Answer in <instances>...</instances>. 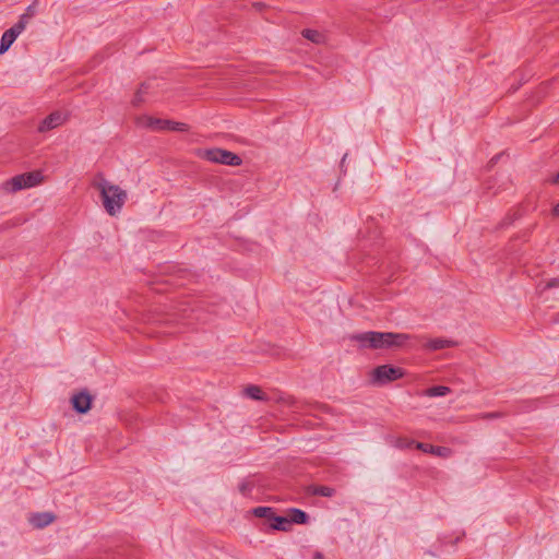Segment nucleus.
Segmentation results:
<instances>
[{
	"instance_id": "f257e3e1",
	"label": "nucleus",
	"mask_w": 559,
	"mask_h": 559,
	"mask_svg": "<svg viewBox=\"0 0 559 559\" xmlns=\"http://www.w3.org/2000/svg\"><path fill=\"white\" fill-rule=\"evenodd\" d=\"M412 338L414 336L406 333L377 331H367L350 336V340L358 343L360 348L368 349H399L407 346Z\"/></svg>"
},
{
	"instance_id": "f03ea898",
	"label": "nucleus",
	"mask_w": 559,
	"mask_h": 559,
	"mask_svg": "<svg viewBox=\"0 0 559 559\" xmlns=\"http://www.w3.org/2000/svg\"><path fill=\"white\" fill-rule=\"evenodd\" d=\"M103 206L110 216L118 214L127 201V192L117 185L104 181L98 185Z\"/></svg>"
},
{
	"instance_id": "7ed1b4c3",
	"label": "nucleus",
	"mask_w": 559,
	"mask_h": 559,
	"mask_svg": "<svg viewBox=\"0 0 559 559\" xmlns=\"http://www.w3.org/2000/svg\"><path fill=\"white\" fill-rule=\"evenodd\" d=\"M201 157L211 163L227 166H240L242 164V158L238 154L219 147L205 150Z\"/></svg>"
},
{
	"instance_id": "20e7f679",
	"label": "nucleus",
	"mask_w": 559,
	"mask_h": 559,
	"mask_svg": "<svg viewBox=\"0 0 559 559\" xmlns=\"http://www.w3.org/2000/svg\"><path fill=\"white\" fill-rule=\"evenodd\" d=\"M371 381L378 385H385L405 376V370L394 365H381L372 370Z\"/></svg>"
},
{
	"instance_id": "39448f33",
	"label": "nucleus",
	"mask_w": 559,
	"mask_h": 559,
	"mask_svg": "<svg viewBox=\"0 0 559 559\" xmlns=\"http://www.w3.org/2000/svg\"><path fill=\"white\" fill-rule=\"evenodd\" d=\"M144 127L154 131H176V132H188L190 127L185 122H178L169 119L154 118L150 116H143L141 118Z\"/></svg>"
},
{
	"instance_id": "423d86ee",
	"label": "nucleus",
	"mask_w": 559,
	"mask_h": 559,
	"mask_svg": "<svg viewBox=\"0 0 559 559\" xmlns=\"http://www.w3.org/2000/svg\"><path fill=\"white\" fill-rule=\"evenodd\" d=\"M72 409L80 415L87 414L94 403V395H92L88 390L83 389L76 393H74L70 399Z\"/></svg>"
},
{
	"instance_id": "0eeeda50",
	"label": "nucleus",
	"mask_w": 559,
	"mask_h": 559,
	"mask_svg": "<svg viewBox=\"0 0 559 559\" xmlns=\"http://www.w3.org/2000/svg\"><path fill=\"white\" fill-rule=\"evenodd\" d=\"M254 518L263 520L257 527L262 532L272 531L271 525L275 522L277 513L272 507H255L248 511Z\"/></svg>"
},
{
	"instance_id": "6e6552de",
	"label": "nucleus",
	"mask_w": 559,
	"mask_h": 559,
	"mask_svg": "<svg viewBox=\"0 0 559 559\" xmlns=\"http://www.w3.org/2000/svg\"><path fill=\"white\" fill-rule=\"evenodd\" d=\"M23 21H17L12 27L7 29L0 40V55H3L9 50L12 44L15 41L17 36L24 31Z\"/></svg>"
},
{
	"instance_id": "1a4fd4ad",
	"label": "nucleus",
	"mask_w": 559,
	"mask_h": 559,
	"mask_svg": "<svg viewBox=\"0 0 559 559\" xmlns=\"http://www.w3.org/2000/svg\"><path fill=\"white\" fill-rule=\"evenodd\" d=\"M67 120V117L64 115H62V112L56 110V111H52L51 114H49L47 117H45L39 126H38V131L44 133V132H48L61 124H63Z\"/></svg>"
},
{
	"instance_id": "9d476101",
	"label": "nucleus",
	"mask_w": 559,
	"mask_h": 559,
	"mask_svg": "<svg viewBox=\"0 0 559 559\" xmlns=\"http://www.w3.org/2000/svg\"><path fill=\"white\" fill-rule=\"evenodd\" d=\"M55 520L56 515L52 512H37L31 516L29 522L35 528H44Z\"/></svg>"
},
{
	"instance_id": "9b49d317",
	"label": "nucleus",
	"mask_w": 559,
	"mask_h": 559,
	"mask_svg": "<svg viewBox=\"0 0 559 559\" xmlns=\"http://www.w3.org/2000/svg\"><path fill=\"white\" fill-rule=\"evenodd\" d=\"M287 516H288L290 525H293V524L306 525L310 522L309 514L306 511L298 509V508L288 509Z\"/></svg>"
},
{
	"instance_id": "f8f14e48",
	"label": "nucleus",
	"mask_w": 559,
	"mask_h": 559,
	"mask_svg": "<svg viewBox=\"0 0 559 559\" xmlns=\"http://www.w3.org/2000/svg\"><path fill=\"white\" fill-rule=\"evenodd\" d=\"M26 188H27V185L25 183L23 174L16 175L3 183V189L5 191L12 192V193L17 192L22 189H26Z\"/></svg>"
},
{
	"instance_id": "ddd939ff",
	"label": "nucleus",
	"mask_w": 559,
	"mask_h": 559,
	"mask_svg": "<svg viewBox=\"0 0 559 559\" xmlns=\"http://www.w3.org/2000/svg\"><path fill=\"white\" fill-rule=\"evenodd\" d=\"M416 449L419 451H423L425 453H430V454H435L438 456H445L450 452L449 448L438 447V445H433L430 443H424V442L416 443Z\"/></svg>"
},
{
	"instance_id": "4468645a",
	"label": "nucleus",
	"mask_w": 559,
	"mask_h": 559,
	"mask_svg": "<svg viewBox=\"0 0 559 559\" xmlns=\"http://www.w3.org/2000/svg\"><path fill=\"white\" fill-rule=\"evenodd\" d=\"M457 343L447 338H432L426 344V348L429 350H440L444 348H451L456 346Z\"/></svg>"
},
{
	"instance_id": "2eb2a0df",
	"label": "nucleus",
	"mask_w": 559,
	"mask_h": 559,
	"mask_svg": "<svg viewBox=\"0 0 559 559\" xmlns=\"http://www.w3.org/2000/svg\"><path fill=\"white\" fill-rule=\"evenodd\" d=\"M307 492L311 496L330 498L335 495V489L324 485H310L307 487Z\"/></svg>"
},
{
	"instance_id": "dca6fc26",
	"label": "nucleus",
	"mask_w": 559,
	"mask_h": 559,
	"mask_svg": "<svg viewBox=\"0 0 559 559\" xmlns=\"http://www.w3.org/2000/svg\"><path fill=\"white\" fill-rule=\"evenodd\" d=\"M245 395L254 401H267V395L262 391L259 385L249 384L243 390Z\"/></svg>"
},
{
	"instance_id": "f3484780",
	"label": "nucleus",
	"mask_w": 559,
	"mask_h": 559,
	"mask_svg": "<svg viewBox=\"0 0 559 559\" xmlns=\"http://www.w3.org/2000/svg\"><path fill=\"white\" fill-rule=\"evenodd\" d=\"M523 216V213L521 209L509 211L506 216L499 222L498 228H507L511 226L516 219L521 218Z\"/></svg>"
},
{
	"instance_id": "a211bd4d",
	"label": "nucleus",
	"mask_w": 559,
	"mask_h": 559,
	"mask_svg": "<svg viewBox=\"0 0 559 559\" xmlns=\"http://www.w3.org/2000/svg\"><path fill=\"white\" fill-rule=\"evenodd\" d=\"M272 531H281V532H290L292 525L289 523L287 515H278L276 516L275 522L271 525Z\"/></svg>"
},
{
	"instance_id": "6ab92c4d",
	"label": "nucleus",
	"mask_w": 559,
	"mask_h": 559,
	"mask_svg": "<svg viewBox=\"0 0 559 559\" xmlns=\"http://www.w3.org/2000/svg\"><path fill=\"white\" fill-rule=\"evenodd\" d=\"M23 176L27 188L35 187L43 180V175L38 170L24 173Z\"/></svg>"
},
{
	"instance_id": "aec40b11",
	"label": "nucleus",
	"mask_w": 559,
	"mask_h": 559,
	"mask_svg": "<svg viewBox=\"0 0 559 559\" xmlns=\"http://www.w3.org/2000/svg\"><path fill=\"white\" fill-rule=\"evenodd\" d=\"M416 443H419L418 441L414 439H409L407 437H399L394 440L393 445L397 449L405 450V449H416Z\"/></svg>"
},
{
	"instance_id": "412c9836",
	"label": "nucleus",
	"mask_w": 559,
	"mask_h": 559,
	"mask_svg": "<svg viewBox=\"0 0 559 559\" xmlns=\"http://www.w3.org/2000/svg\"><path fill=\"white\" fill-rule=\"evenodd\" d=\"M451 392V389L445 385H433L426 390V395L429 397L445 396Z\"/></svg>"
},
{
	"instance_id": "4be33fe9",
	"label": "nucleus",
	"mask_w": 559,
	"mask_h": 559,
	"mask_svg": "<svg viewBox=\"0 0 559 559\" xmlns=\"http://www.w3.org/2000/svg\"><path fill=\"white\" fill-rule=\"evenodd\" d=\"M301 34L306 39H308L312 43H316V44L321 43V40L323 38V35L319 31H316V29L306 28L301 32Z\"/></svg>"
},
{
	"instance_id": "5701e85b",
	"label": "nucleus",
	"mask_w": 559,
	"mask_h": 559,
	"mask_svg": "<svg viewBox=\"0 0 559 559\" xmlns=\"http://www.w3.org/2000/svg\"><path fill=\"white\" fill-rule=\"evenodd\" d=\"M38 3V0H34L32 4H29L25 12L20 16L19 21H23L24 28L26 27L29 19H32L35 15V5Z\"/></svg>"
},
{
	"instance_id": "b1692460",
	"label": "nucleus",
	"mask_w": 559,
	"mask_h": 559,
	"mask_svg": "<svg viewBox=\"0 0 559 559\" xmlns=\"http://www.w3.org/2000/svg\"><path fill=\"white\" fill-rule=\"evenodd\" d=\"M147 84L141 83L132 99V105L139 107L143 103V95L146 93Z\"/></svg>"
},
{
	"instance_id": "393cba45",
	"label": "nucleus",
	"mask_w": 559,
	"mask_h": 559,
	"mask_svg": "<svg viewBox=\"0 0 559 559\" xmlns=\"http://www.w3.org/2000/svg\"><path fill=\"white\" fill-rule=\"evenodd\" d=\"M254 487V484L248 480H243L239 484L238 489L242 496H249Z\"/></svg>"
},
{
	"instance_id": "a878e982",
	"label": "nucleus",
	"mask_w": 559,
	"mask_h": 559,
	"mask_svg": "<svg viewBox=\"0 0 559 559\" xmlns=\"http://www.w3.org/2000/svg\"><path fill=\"white\" fill-rule=\"evenodd\" d=\"M559 287V278H551L547 282L545 288Z\"/></svg>"
},
{
	"instance_id": "bb28decb",
	"label": "nucleus",
	"mask_w": 559,
	"mask_h": 559,
	"mask_svg": "<svg viewBox=\"0 0 559 559\" xmlns=\"http://www.w3.org/2000/svg\"><path fill=\"white\" fill-rule=\"evenodd\" d=\"M501 155H502V153L497 154L493 157H491V159L488 162V168L493 167L498 163V160L500 159Z\"/></svg>"
},
{
	"instance_id": "cd10ccee",
	"label": "nucleus",
	"mask_w": 559,
	"mask_h": 559,
	"mask_svg": "<svg viewBox=\"0 0 559 559\" xmlns=\"http://www.w3.org/2000/svg\"><path fill=\"white\" fill-rule=\"evenodd\" d=\"M186 275H187V271H185V270H178V271H177V275H176V276H177L178 278H183Z\"/></svg>"
},
{
	"instance_id": "c85d7f7f",
	"label": "nucleus",
	"mask_w": 559,
	"mask_h": 559,
	"mask_svg": "<svg viewBox=\"0 0 559 559\" xmlns=\"http://www.w3.org/2000/svg\"><path fill=\"white\" fill-rule=\"evenodd\" d=\"M554 185H559V173L550 180Z\"/></svg>"
},
{
	"instance_id": "c756f323",
	"label": "nucleus",
	"mask_w": 559,
	"mask_h": 559,
	"mask_svg": "<svg viewBox=\"0 0 559 559\" xmlns=\"http://www.w3.org/2000/svg\"><path fill=\"white\" fill-rule=\"evenodd\" d=\"M554 216H559V203L552 209Z\"/></svg>"
},
{
	"instance_id": "7c9ffc66",
	"label": "nucleus",
	"mask_w": 559,
	"mask_h": 559,
	"mask_svg": "<svg viewBox=\"0 0 559 559\" xmlns=\"http://www.w3.org/2000/svg\"><path fill=\"white\" fill-rule=\"evenodd\" d=\"M313 559H323V554L320 551H316L313 555Z\"/></svg>"
},
{
	"instance_id": "2f4dec72",
	"label": "nucleus",
	"mask_w": 559,
	"mask_h": 559,
	"mask_svg": "<svg viewBox=\"0 0 559 559\" xmlns=\"http://www.w3.org/2000/svg\"><path fill=\"white\" fill-rule=\"evenodd\" d=\"M462 536H457L453 542L452 545H456L461 540Z\"/></svg>"
},
{
	"instance_id": "473e14b6",
	"label": "nucleus",
	"mask_w": 559,
	"mask_h": 559,
	"mask_svg": "<svg viewBox=\"0 0 559 559\" xmlns=\"http://www.w3.org/2000/svg\"><path fill=\"white\" fill-rule=\"evenodd\" d=\"M426 554L431 556V557H436L437 556V554L431 551V550H427Z\"/></svg>"
},
{
	"instance_id": "72a5a7b5",
	"label": "nucleus",
	"mask_w": 559,
	"mask_h": 559,
	"mask_svg": "<svg viewBox=\"0 0 559 559\" xmlns=\"http://www.w3.org/2000/svg\"><path fill=\"white\" fill-rule=\"evenodd\" d=\"M440 544H441V546H443V545H445V544H447V542H445V540H443V539H440Z\"/></svg>"
}]
</instances>
